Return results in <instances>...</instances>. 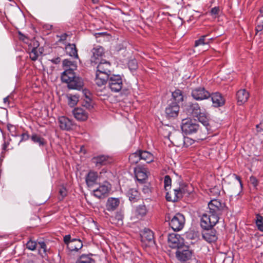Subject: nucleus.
Returning a JSON list of instances; mask_svg holds the SVG:
<instances>
[{
  "mask_svg": "<svg viewBox=\"0 0 263 263\" xmlns=\"http://www.w3.org/2000/svg\"><path fill=\"white\" fill-rule=\"evenodd\" d=\"M209 211L204 213L201 218V227L205 229L213 228L218 222L219 217L226 210V206L217 199L210 201L208 204Z\"/></svg>",
  "mask_w": 263,
  "mask_h": 263,
  "instance_id": "nucleus-1",
  "label": "nucleus"
},
{
  "mask_svg": "<svg viewBox=\"0 0 263 263\" xmlns=\"http://www.w3.org/2000/svg\"><path fill=\"white\" fill-rule=\"evenodd\" d=\"M181 128L183 133L190 135L196 133L199 129V125L195 120L188 118L182 120Z\"/></svg>",
  "mask_w": 263,
  "mask_h": 263,
  "instance_id": "nucleus-2",
  "label": "nucleus"
},
{
  "mask_svg": "<svg viewBox=\"0 0 263 263\" xmlns=\"http://www.w3.org/2000/svg\"><path fill=\"white\" fill-rule=\"evenodd\" d=\"M169 225L174 231H179L184 227L185 217L181 213H178L172 217H169Z\"/></svg>",
  "mask_w": 263,
  "mask_h": 263,
  "instance_id": "nucleus-3",
  "label": "nucleus"
},
{
  "mask_svg": "<svg viewBox=\"0 0 263 263\" xmlns=\"http://www.w3.org/2000/svg\"><path fill=\"white\" fill-rule=\"evenodd\" d=\"M108 86L111 91L117 92L120 91L123 87V81L120 76L112 75L109 78Z\"/></svg>",
  "mask_w": 263,
  "mask_h": 263,
  "instance_id": "nucleus-4",
  "label": "nucleus"
},
{
  "mask_svg": "<svg viewBox=\"0 0 263 263\" xmlns=\"http://www.w3.org/2000/svg\"><path fill=\"white\" fill-rule=\"evenodd\" d=\"M191 96L195 100L201 101L210 98L211 93L204 87H199L192 90Z\"/></svg>",
  "mask_w": 263,
  "mask_h": 263,
  "instance_id": "nucleus-5",
  "label": "nucleus"
},
{
  "mask_svg": "<svg viewBox=\"0 0 263 263\" xmlns=\"http://www.w3.org/2000/svg\"><path fill=\"white\" fill-rule=\"evenodd\" d=\"M168 243L171 248L177 249L183 245V239L177 234H169L168 235Z\"/></svg>",
  "mask_w": 263,
  "mask_h": 263,
  "instance_id": "nucleus-6",
  "label": "nucleus"
},
{
  "mask_svg": "<svg viewBox=\"0 0 263 263\" xmlns=\"http://www.w3.org/2000/svg\"><path fill=\"white\" fill-rule=\"evenodd\" d=\"M192 255V252L184 245L177 249L176 256L177 258L181 261H185L190 259Z\"/></svg>",
  "mask_w": 263,
  "mask_h": 263,
  "instance_id": "nucleus-7",
  "label": "nucleus"
},
{
  "mask_svg": "<svg viewBox=\"0 0 263 263\" xmlns=\"http://www.w3.org/2000/svg\"><path fill=\"white\" fill-rule=\"evenodd\" d=\"M180 107L177 102H171L168 104L165 108V114L166 117L168 119L176 118L179 114Z\"/></svg>",
  "mask_w": 263,
  "mask_h": 263,
  "instance_id": "nucleus-8",
  "label": "nucleus"
},
{
  "mask_svg": "<svg viewBox=\"0 0 263 263\" xmlns=\"http://www.w3.org/2000/svg\"><path fill=\"white\" fill-rule=\"evenodd\" d=\"M141 241L146 246H150L154 243V233L150 229L144 228L140 233Z\"/></svg>",
  "mask_w": 263,
  "mask_h": 263,
  "instance_id": "nucleus-9",
  "label": "nucleus"
},
{
  "mask_svg": "<svg viewBox=\"0 0 263 263\" xmlns=\"http://www.w3.org/2000/svg\"><path fill=\"white\" fill-rule=\"evenodd\" d=\"M110 189V185L108 182H105L93 190V195L98 198H101L107 196Z\"/></svg>",
  "mask_w": 263,
  "mask_h": 263,
  "instance_id": "nucleus-10",
  "label": "nucleus"
},
{
  "mask_svg": "<svg viewBox=\"0 0 263 263\" xmlns=\"http://www.w3.org/2000/svg\"><path fill=\"white\" fill-rule=\"evenodd\" d=\"M204 229V231L202 233V236L204 240L209 243H212L215 242L217 239L216 235V231L215 230L209 228Z\"/></svg>",
  "mask_w": 263,
  "mask_h": 263,
  "instance_id": "nucleus-11",
  "label": "nucleus"
},
{
  "mask_svg": "<svg viewBox=\"0 0 263 263\" xmlns=\"http://www.w3.org/2000/svg\"><path fill=\"white\" fill-rule=\"evenodd\" d=\"M92 55L91 56L90 61L91 63L97 64L99 62L100 59L104 53L103 48L100 46L93 47L91 50Z\"/></svg>",
  "mask_w": 263,
  "mask_h": 263,
  "instance_id": "nucleus-12",
  "label": "nucleus"
},
{
  "mask_svg": "<svg viewBox=\"0 0 263 263\" xmlns=\"http://www.w3.org/2000/svg\"><path fill=\"white\" fill-rule=\"evenodd\" d=\"M135 177L140 182H143L147 179L149 172L147 168L137 166L134 168Z\"/></svg>",
  "mask_w": 263,
  "mask_h": 263,
  "instance_id": "nucleus-13",
  "label": "nucleus"
},
{
  "mask_svg": "<svg viewBox=\"0 0 263 263\" xmlns=\"http://www.w3.org/2000/svg\"><path fill=\"white\" fill-rule=\"evenodd\" d=\"M110 75V73H105L102 71L101 72L97 71L95 79L96 84L99 86L104 85L106 84L107 80L109 81Z\"/></svg>",
  "mask_w": 263,
  "mask_h": 263,
  "instance_id": "nucleus-14",
  "label": "nucleus"
},
{
  "mask_svg": "<svg viewBox=\"0 0 263 263\" xmlns=\"http://www.w3.org/2000/svg\"><path fill=\"white\" fill-rule=\"evenodd\" d=\"M84 86L83 79L79 77H75L68 84L67 86L69 89L80 90Z\"/></svg>",
  "mask_w": 263,
  "mask_h": 263,
  "instance_id": "nucleus-15",
  "label": "nucleus"
},
{
  "mask_svg": "<svg viewBox=\"0 0 263 263\" xmlns=\"http://www.w3.org/2000/svg\"><path fill=\"white\" fill-rule=\"evenodd\" d=\"M120 204L119 198L109 197L108 198L106 203V209L108 211H114L116 210Z\"/></svg>",
  "mask_w": 263,
  "mask_h": 263,
  "instance_id": "nucleus-16",
  "label": "nucleus"
},
{
  "mask_svg": "<svg viewBox=\"0 0 263 263\" xmlns=\"http://www.w3.org/2000/svg\"><path fill=\"white\" fill-rule=\"evenodd\" d=\"M210 97L214 107H218L224 105L225 100L220 93L217 92L212 93L211 94Z\"/></svg>",
  "mask_w": 263,
  "mask_h": 263,
  "instance_id": "nucleus-17",
  "label": "nucleus"
},
{
  "mask_svg": "<svg viewBox=\"0 0 263 263\" xmlns=\"http://www.w3.org/2000/svg\"><path fill=\"white\" fill-rule=\"evenodd\" d=\"M59 126L62 130H69L72 129L73 124L68 118L62 116L59 118Z\"/></svg>",
  "mask_w": 263,
  "mask_h": 263,
  "instance_id": "nucleus-18",
  "label": "nucleus"
},
{
  "mask_svg": "<svg viewBox=\"0 0 263 263\" xmlns=\"http://www.w3.org/2000/svg\"><path fill=\"white\" fill-rule=\"evenodd\" d=\"M74 118L78 121H85L88 118V113L82 108H76L73 110Z\"/></svg>",
  "mask_w": 263,
  "mask_h": 263,
  "instance_id": "nucleus-19",
  "label": "nucleus"
},
{
  "mask_svg": "<svg viewBox=\"0 0 263 263\" xmlns=\"http://www.w3.org/2000/svg\"><path fill=\"white\" fill-rule=\"evenodd\" d=\"M148 212L146 205L144 204L137 206L134 210L135 216L138 219H141L144 217Z\"/></svg>",
  "mask_w": 263,
  "mask_h": 263,
  "instance_id": "nucleus-20",
  "label": "nucleus"
},
{
  "mask_svg": "<svg viewBox=\"0 0 263 263\" xmlns=\"http://www.w3.org/2000/svg\"><path fill=\"white\" fill-rule=\"evenodd\" d=\"M111 64L105 60H101L97 67V71L111 74Z\"/></svg>",
  "mask_w": 263,
  "mask_h": 263,
  "instance_id": "nucleus-21",
  "label": "nucleus"
},
{
  "mask_svg": "<svg viewBox=\"0 0 263 263\" xmlns=\"http://www.w3.org/2000/svg\"><path fill=\"white\" fill-rule=\"evenodd\" d=\"M236 97L238 105H241L247 101L249 97V93L245 89H240L237 91Z\"/></svg>",
  "mask_w": 263,
  "mask_h": 263,
  "instance_id": "nucleus-22",
  "label": "nucleus"
},
{
  "mask_svg": "<svg viewBox=\"0 0 263 263\" xmlns=\"http://www.w3.org/2000/svg\"><path fill=\"white\" fill-rule=\"evenodd\" d=\"M75 77V73L72 68L66 69L62 73L61 80L67 84Z\"/></svg>",
  "mask_w": 263,
  "mask_h": 263,
  "instance_id": "nucleus-23",
  "label": "nucleus"
},
{
  "mask_svg": "<svg viewBox=\"0 0 263 263\" xmlns=\"http://www.w3.org/2000/svg\"><path fill=\"white\" fill-rule=\"evenodd\" d=\"M127 196L132 202H136L140 199V194L138 190L135 188L129 189L127 193Z\"/></svg>",
  "mask_w": 263,
  "mask_h": 263,
  "instance_id": "nucleus-24",
  "label": "nucleus"
},
{
  "mask_svg": "<svg viewBox=\"0 0 263 263\" xmlns=\"http://www.w3.org/2000/svg\"><path fill=\"white\" fill-rule=\"evenodd\" d=\"M98 178V175L97 172L90 171L86 177V182L87 185L89 187L92 186L97 183Z\"/></svg>",
  "mask_w": 263,
  "mask_h": 263,
  "instance_id": "nucleus-25",
  "label": "nucleus"
},
{
  "mask_svg": "<svg viewBox=\"0 0 263 263\" xmlns=\"http://www.w3.org/2000/svg\"><path fill=\"white\" fill-rule=\"evenodd\" d=\"M83 247L82 241L80 239L73 238L68 244V248L71 251H78Z\"/></svg>",
  "mask_w": 263,
  "mask_h": 263,
  "instance_id": "nucleus-26",
  "label": "nucleus"
},
{
  "mask_svg": "<svg viewBox=\"0 0 263 263\" xmlns=\"http://www.w3.org/2000/svg\"><path fill=\"white\" fill-rule=\"evenodd\" d=\"M139 152L141 161H145L147 163H151L154 161V156L150 152L142 150H139Z\"/></svg>",
  "mask_w": 263,
  "mask_h": 263,
  "instance_id": "nucleus-27",
  "label": "nucleus"
},
{
  "mask_svg": "<svg viewBox=\"0 0 263 263\" xmlns=\"http://www.w3.org/2000/svg\"><path fill=\"white\" fill-rule=\"evenodd\" d=\"M92 160L97 166L106 165L109 162L108 157L105 155H100L94 157Z\"/></svg>",
  "mask_w": 263,
  "mask_h": 263,
  "instance_id": "nucleus-28",
  "label": "nucleus"
},
{
  "mask_svg": "<svg viewBox=\"0 0 263 263\" xmlns=\"http://www.w3.org/2000/svg\"><path fill=\"white\" fill-rule=\"evenodd\" d=\"M189 111L194 117H198L201 114V109L197 103H190L188 108Z\"/></svg>",
  "mask_w": 263,
  "mask_h": 263,
  "instance_id": "nucleus-29",
  "label": "nucleus"
},
{
  "mask_svg": "<svg viewBox=\"0 0 263 263\" xmlns=\"http://www.w3.org/2000/svg\"><path fill=\"white\" fill-rule=\"evenodd\" d=\"M65 48L67 54H68L71 57L78 59V50L75 44H68L66 46Z\"/></svg>",
  "mask_w": 263,
  "mask_h": 263,
  "instance_id": "nucleus-30",
  "label": "nucleus"
},
{
  "mask_svg": "<svg viewBox=\"0 0 263 263\" xmlns=\"http://www.w3.org/2000/svg\"><path fill=\"white\" fill-rule=\"evenodd\" d=\"M31 139L33 142L37 143L40 146H43L46 144V140L36 134H32Z\"/></svg>",
  "mask_w": 263,
  "mask_h": 263,
  "instance_id": "nucleus-31",
  "label": "nucleus"
},
{
  "mask_svg": "<svg viewBox=\"0 0 263 263\" xmlns=\"http://www.w3.org/2000/svg\"><path fill=\"white\" fill-rule=\"evenodd\" d=\"M185 186L180 185V186L174 190L173 195L177 198V201L182 197L183 194H185L186 189Z\"/></svg>",
  "mask_w": 263,
  "mask_h": 263,
  "instance_id": "nucleus-32",
  "label": "nucleus"
},
{
  "mask_svg": "<svg viewBox=\"0 0 263 263\" xmlns=\"http://www.w3.org/2000/svg\"><path fill=\"white\" fill-rule=\"evenodd\" d=\"M76 263H95V260L90 255L83 254L80 256Z\"/></svg>",
  "mask_w": 263,
  "mask_h": 263,
  "instance_id": "nucleus-33",
  "label": "nucleus"
},
{
  "mask_svg": "<svg viewBox=\"0 0 263 263\" xmlns=\"http://www.w3.org/2000/svg\"><path fill=\"white\" fill-rule=\"evenodd\" d=\"M172 95L174 100L173 101L174 102H177V104L182 102L183 100L182 91L180 89H176L172 92Z\"/></svg>",
  "mask_w": 263,
  "mask_h": 263,
  "instance_id": "nucleus-34",
  "label": "nucleus"
},
{
  "mask_svg": "<svg viewBox=\"0 0 263 263\" xmlns=\"http://www.w3.org/2000/svg\"><path fill=\"white\" fill-rule=\"evenodd\" d=\"M140 161L141 159L139 151L130 154L129 156V161L132 164H137Z\"/></svg>",
  "mask_w": 263,
  "mask_h": 263,
  "instance_id": "nucleus-35",
  "label": "nucleus"
},
{
  "mask_svg": "<svg viewBox=\"0 0 263 263\" xmlns=\"http://www.w3.org/2000/svg\"><path fill=\"white\" fill-rule=\"evenodd\" d=\"M255 223L257 227V229L263 232V217L259 214L256 215Z\"/></svg>",
  "mask_w": 263,
  "mask_h": 263,
  "instance_id": "nucleus-36",
  "label": "nucleus"
},
{
  "mask_svg": "<svg viewBox=\"0 0 263 263\" xmlns=\"http://www.w3.org/2000/svg\"><path fill=\"white\" fill-rule=\"evenodd\" d=\"M197 117L198 118L199 121L205 126L208 130H210L209 128V121L207 117L205 116L204 114L201 113V114Z\"/></svg>",
  "mask_w": 263,
  "mask_h": 263,
  "instance_id": "nucleus-37",
  "label": "nucleus"
},
{
  "mask_svg": "<svg viewBox=\"0 0 263 263\" xmlns=\"http://www.w3.org/2000/svg\"><path fill=\"white\" fill-rule=\"evenodd\" d=\"M209 35V34H206L200 36V37L195 41V47H197L200 45H204L209 44V42H205V38Z\"/></svg>",
  "mask_w": 263,
  "mask_h": 263,
  "instance_id": "nucleus-38",
  "label": "nucleus"
},
{
  "mask_svg": "<svg viewBox=\"0 0 263 263\" xmlns=\"http://www.w3.org/2000/svg\"><path fill=\"white\" fill-rule=\"evenodd\" d=\"M67 191L65 187L61 186L59 189L58 199L59 200L62 201L67 196Z\"/></svg>",
  "mask_w": 263,
  "mask_h": 263,
  "instance_id": "nucleus-39",
  "label": "nucleus"
},
{
  "mask_svg": "<svg viewBox=\"0 0 263 263\" xmlns=\"http://www.w3.org/2000/svg\"><path fill=\"white\" fill-rule=\"evenodd\" d=\"M256 30L257 32L263 30V16L259 15L256 20Z\"/></svg>",
  "mask_w": 263,
  "mask_h": 263,
  "instance_id": "nucleus-40",
  "label": "nucleus"
},
{
  "mask_svg": "<svg viewBox=\"0 0 263 263\" xmlns=\"http://www.w3.org/2000/svg\"><path fill=\"white\" fill-rule=\"evenodd\" d=\"M123 218H124V213L122 211H117L116 213V214L115 216V220H117V224H122Z\"/></svg>",
  "mask_w": 263,
  "mask_h": 263,
  "instance_id": "nucleus-41",
  "label": "nucleus"
},
{
  "mask_svg": "<svg viewBox=\"0 0 263 263\" xmlns=\"http://www.w3.org/2000/svg\"><path fill=\"white\" fill-rule=\"evenodd\" d=\"M83 105L88 109H91L93 108V103L90 96H86V99H84Z\"/></svg>",
  "mask_w": 263,
  "mask_h": 263,
  "instance_id": "nucleus-42",
  "label": "nucleus"
},
{
  "mask_svg": "<svg viewBox=\"0 0 263 263\" xmlns=\"http://www.w3.org/2000/svg\"><path fill=\"white\" fill-rule=\"evenodd\" d=\"M68 104L73 107L76 105L77 102L79 101V97L76 95H71L68 98Z\"/></svg>",
  "mask_w": 263,
  "mask_h": 263,
  "instance_id": "nucleus-43",
  "label": "nucleus"
},
{
  "mask_svg": "<svg viewBox=\"0 0 263 263\" xmlns=\"http://www.w3.org/2000/svg\"><path fill=\"white\" fill-rule=\"evenodd\" d=\"M128 66L130 71H135L138 68V63L136 59H132L128 61Z\"/></svg>",
  "mask_w": 263,
  "mask_h": 263,
  "instance_id": "nucleus-44",
  "label": "nucleus"
},
{
  "mask_svg": "<svg viewBox=\"0 0 263 263\" xmlns=\"http://www.w3.org/2000/svg\"><path fill=\"white\" fill-rule=\"evenodd\" d=\"M172 180L170 176L166 175L164 179V188L166 191L171 189Z\"/></svg>",
  "mask_w": 263,
  "mask_h": 263,
  "instance_id": "nucleus-45",
  "label": "nucleus"
},
{
  "mask_svg": "<svg viewBox=\"0 0 263 263\" xmlns=\"http://www.w3.org/2000/svg\"><path fill=\"white\" fill-rule=\"evenodd\" d=\"M29 44V49L28 50L31 49H37L38 47L39 46V43L38 41L32 40H30L28 42Z\"/></svg>",
  "mask_w": 263,
  "mask_h": 263,
  "instance_id": "nucleus-46",
  "label": "nucleus"
},
{
  "mask_svg": "<svg viewBox=\"0 0 263 263\" xmlns=\"http://www.w3.org/2000/svg\"><path fill=\"white\" fill-rule=\"evenodd\" d=\"M183 146L188 147L194 143V140L189 137H183Z\"/></svg>",
  "mask_w": 263,
  "mask_h": 263,
  "instance_id": "nucleus-47",
  "label": "nucleus"
},
{
  "mask_svg": "<svg viewBox=\"0 0 263 263\" xmlns=\"http://www.w3.org/2000/svg\"><path fill=\"white\" fill-rule=\"evenodd\" d=\"M30 51L29 52V55L30 59L32 61H36L37 59V58L39 57V53L37 51V49H31L29 50Z\"/></svg>",
  "mask_w": 263,
  "mask_h": 263,
  "instance_id": "nucleus-48",
  "label": "nucleus"
},
{
  "mask_svg": "<svg viewBox=\"0 0 263 263\" xmlns=\"http://www.w3.org/2000/svg\"><path fill=\"white\" fill-rule=\"evenodd\" d=\"M36 242L31 240L28 241L26 244L27 248L32 251L36 249Z\"/></svg>",
  "mask_w": 263,
  "mask_h": 263,
  "instance_id": "nucleus-49",
  "label": "nucleus"
},
{
  "mask_svg": "<svg viewBox=\"0 0 263 263\" xmlns=\"http://www.w3.org/2000/svg\"><path fill=\"white\" fill-rule=\"evenodd\" d=\"M63 67H65V68H71V66H74L73 62L67 59H65L63 61Z\"/></svg>",
  "mask_w": 263,
  "mask_h": 263,
  "instance_id": "nucleus-50",
  "label": "nucleus"
},
{
  "mask_svg": "<svg viewBox=\"0 0 263 263\" xmlns=\"http://www.w3.org/2000/svg\"><path fill=\"white\" fill-rule=\"evenodd\" d=\"M166 199L168 201H172V202H176L177 198L174 196V195L172 196L168 192L166 193Z\"/></svg>",
  "mask_w": 263,
  "mask_h": 263,
  "instance_id": "nucleus-51",
  "label": "nucleus"
},
{
  "mask_svg": "<svg viewBox=\"0 0 263 263\" xmlns=\"http://www.w3.org/2000/svg\"><path fill=\"white\" fill-rule=\"evenodd\" d=\"M250 182L254 187H256L258 184V180L253 176L250 177Z\"/></svg>",
  "mask_w": 263,
  "mask_h": 263,
  "instance_id": "nucleus-52",
  "label": "nucleus"
},
{
  "mask_svg": "<svg viewBox=\"0 0 263 263\" xmlns=\"http://www.w3.org/2000/svg\"><path fill=\"white\" fill-rule=\"evenodd\" d=\"M39 245V252L41 251V249H42L44 253L46 252V243L44 241L39 242L38 243Z\"/></svg>",
  "mask_w": 263,
  "mask_h": 263,
  "instance_id": "nucleus-53",
  "label": "nucleus"
},
{
  "mask_svg": "<svg viewBox=\"0 0 263 263\" xmlns=\"http://www.w3.org/2000/svg\"><path fill=\"white\" fill-rule=\"evenodd\" d=\"M219 11V8L218 7H215L211 10L210 13L212 15H217Z\"/></svg>",
  "mask_w": 263,
  "mask_h": 263,
  "instance_id": "nucleus-54",
  "label": "nucleus"
},
{
  "mask_svg": "<svg viewBox=\"0 0 263 263\" xmlns=\"http://www.w3.org/2000/svg\"><path fill=\"white\" fill-rule=\"evenodd\" d=\"M71 236L70 235H67L65 236V237H64V241L65 243L66 244L67 247H68V244L69 243V242H71Z\"/></svg>",
  "mask_w": 263,
  "mask_h": 263,
  "instance_id": "nucleus-55",
  "label": "nucleus"
},
{
  "mask_svg": "<svg viewBox=\"0 0 263 263\" xmlns=\"http://www.w3.org/2000/svg\"><path fill=\"white\" fill-rule=\"evenodd\" d=\"M19 34L20 35V39L21 40H22L23 41H24V42H25L26 43H28V42L29 41V40H28V39L27 37H26V36H25L23 34H22L21 32H19Z\"/></svg>",
  "mask_w": 263,
  "mask_h": 263,
  "instance_id": "nucleus-56",
  "label": "nucleus"
},
{
  "mask_svg": "<svg viewBox=\"0 0 263 263\" xmlns=\"http://www.w3.org/2000/svg\"><path fill=\"white\" fill-rule=\"evenodd\" d=\"M67 37V34L66 33H64L63 34H61L60 36V39H59V42L64 41L66 40Z\"/></svg>",
  "mask_w": 263,
  "mask_h": 263,
  "instance_id": "nucleus-57",
  "label": "nucleus"
},
{
  "mask_svg": "<svg viewBox=\"0 0 263 263\" xmlns=\"http://www.w3.org/2000/svg\"><path fill=\"white\" fill-rule=\"evenodd\" d=\"M8 145H9V143L5 141L2 145V149H3L2 153H3L4 151H5L6 150Z\"/></svg>",
  "mask_w": 263,
  "mask_h": 263,
  "instance_id": "nucleus-58",
  "label": "nucleus"
},
{
  "mask_svg": "<svg viewBox=\"0 0 263 263\" xmlns=\"http://www.w3.org/2000/svg\"><path fill=\"white\" fill-rule=\"evenodd\" d=\"M60 60H61L60 58L58 57L55 59H52L51 61L53 63L57 64L60 62Z\"/></svg>",
  "mask_w": 263,
  "mask_h": 263,
  "instance_id": "nucleus-59",
  "label": "nucleus"
},
{
  "mask_svg": "<svg viewBox=\"0 0 263 263\" xmlns=\"http://www.w3.org/2000/svg\"><path fill=\"white\" fill-rule=\"evenodd\" d=\"M29 135L27 134L24 133L22 135V140H26L29 138Z\"/></svg>",
  "mask_w": 263,
  "mask_h": 263,
  "instance_id": "nucleus-60",
  "label": "nucleus"
},
{
  "mask_svg": "<svg viewBox=\"0 0 263 263\" xmlns=\"http://www.w3.org/2000/svg\"><path fill=\"white\" fill-rule=\"evenodd\" d=\"M9 96H7V97L5 98L3 100L4 103L5 104H7V105H8L9 104Z\"/></svg>",
  "mask_w": 263,
  "mask_h": 263,
  "instance_id": "nucleus-61",
  "label": "nucleus"
},
{
  "mask_svg": "<svg viewBox=\"0 0 263 263\" xmlns=\"http://www.w3.org/2000/svg\"><path fill=\"white\" fill-rule=\"evenodd\" d=\"M84 95L85 96V99H86V96H89L90 95V93L88 91L85 90Z\"/></svg>",
  "mask_w": 263,
  "mask_h": 263,
  "instance_id": "nucleus-62",
  "label": "nucleus"
},
{
  "mask_svg": "<svg viewBox=\"0 0 263 263\" xmlns=\"http://www.w3.org/2000/svg\"><path fill=\"white\" fill-rule=\"evenodd\" d=\"M260 13L261 14L260 16H263V6L261 7V8L260 9Z\"/></svg>",
  "mask_w": 263,
  "mask_h": 263,
  "instance_id": "nucleus-63",
  "label": "nucleus"
},
{
  "mask_svg": "<svg viewBox=\"0 0 263 263\" xmlns=\"http://www.w3.org/2000/svg\"><path fill=\"white\" fill-rule=\"evenodd\" d=\"M149 189L148 187L146 188H143V192L144 193L147 192L148 191Z\"/></svg>",
  "mask_w": 263,
  "mask_h": 263,
  "instance_id": "nucleus-64",
  "label": "nucleus"
}]
</instances>
